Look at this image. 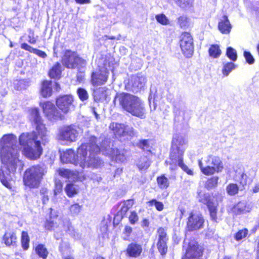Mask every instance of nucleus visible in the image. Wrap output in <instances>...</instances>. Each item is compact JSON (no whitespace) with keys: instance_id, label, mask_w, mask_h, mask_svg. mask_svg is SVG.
<instances>
[{"instance_id":"nucleus-25","label":"nucleus","mask_w":259,"mask_h":259,"mask_svg":"<svg viewBox=\"0 0 259 259\" xmlns=\"http://www.w3.org/2000/svg\"><path fill=\"white\" fill-rule=\"evenodd\" d=\"M3 241L7 246H16L17 242L16 234L11 231L5 232L3 237Z\"/></svg>"},{"instance_id":"nucleus-33","label":"nucleus","mask_w":259,"mask_h":259,"mask_svg":"<svg viewBox=\"0 0 259 259\" xmlns=\"http://www.w3.org/2000/svg\"><path fill=\"white\" fill-rule=\"evenodd\" d=\"M150 162L146 156H142L138 160L137 165L140 170H145L150 166Z\"/></svg>"},{"instance_id":"nucleus-17","label":"nucleus","mask_w":259,"mask_h":259,"mask_svg":"<svg viewBox=\"0 0 259 259\" xmlns=\"http://www.w3.org/2000/svg\"><path fill=\"white\" fill-rule=\"evenodd\" d=\"M202 253L201 247L196 242L191 241L186 252L185 259H199Z\"/></svg>"},{"instance_id":"nucleus-38","label":"nucleus","mask_w":259,"mask_h":259,"mask_svg":"<svg viewBox=\"0 0 259 259\" xmlns=\"http://www.w3.org/2000/svg\"><path fill=\"white\" fill-rule=\"evenodd\" d=\"M29 237L27 232L23 231L21 234V244L24 250L29 248Z\"/></svg>"},{"instance_id":"nucleus-11","label":"nucleus","mask_w":259,"mask_h":259,"mask_svg":"<svg viewBox=\"0 0 259 259\" xmlns=\"http://www.w3.org/2000/svg\"><path fill=\"white\" fill-rule=\"evenodd\" d=\"M39 105L42 108L45 115L49 120L54 121L63 119V115L56 109L52 102L50 101L40 102Z\"/></svg>"},{"instance_id":"nucleus-18","label":"nucleus","mask_w":259,"mask_h":259,"mask_svg":"<svg viewBox=\"0 0 259 259\" xmlns=\"http://www.w3.org/2000/svg\"><path fill=\"white\" fill-rule=\"evenodd\" d=\"M146 81L145 75L138 74L131 77L129 84L133 92H138L145 87Z\"/></svg>"},{"instance_id":"nucleus-53","label":"nucleus","mask_w":259,"mask_h":259,"mask_svg":"<svg viewBox=\"0 0 259 259\" xmlns=\"http://www.w3.org/2000/svg\"><path fill=\"white\" fill-rule=\"evenodd\" d=\"M244 56L246 60V62L249 64H252L254 62V59L251 54L247 51L244 52Z\"/></svg>"},{"instance_id":"nucleus-23","label":"nucleus","mask_w":259,"mask_h":259,"mask_svg":"<svg viewBox=\"0 0 259 259\" xmlns=\"http://www.w3.org/2000/svg\"><path fill=\"white\" fill-rule=\"evenodd\" d=\"M142 251L141 245L132 243L129 244L126 249L127 254L131 257H137L139 256Z\"/></svg>"},{"instance_id":"nucleus-55","label":"nucleus","mask_w":259,"mask_h":259,"mask_svg":"<svg viewBox=\"0 0 259 259\" xmlns=\"http://www.w3.org/2000/svg\"><path fill=\"white\" fill-rule=\"evenodd\" d=\"M133 231L132 228L128 226H126L124 227L123 233L125 235L126 237L124 238V239H127V238H128L130 234L132 233Z\"/></svg>"},{"instance_id":"nucleus-61","label":"nucleus","mask_w":259,"mask_h":259,"mask_svg":"<svg viewBox=\"0 0 259 259\" xmlns=\"http://www.w3.org/2000/svg\"><path fill=\"white\" fill-rule=\"evenodd\" d=\"M75 2L79 4H90L91 0H75Z\"/></svg>"},{"instance_id":"nucleus-29","label":"nucleus","mask_w":259,"mask_h":259,"mask_svg":"<svg viewBox=\"0 0 259 259\" xmlns=\"http://www.w3.org/2000/svg\"><path fill=\"white\" fill-rule=\"evenodd\" d=\"M60 250L62 252L63 259H74L72 256L67 254L68 253H70L71 249L67 242H62L61 243Z\"/></svg>"},{"instance_id":"nucleus-10","label":"nucleus","mask_w":259,"mask_h":259,"mask_svg":"<svg viewBox=\"0 0 259 259\" xmlns=\"http://www.w3.org/2000/svg\"><path fill=\"white\" fill-rule=\"evenodd\" d=\"M79 133V128L75 125H65L60 129L58 136L59 140L73 142L77 140Z\"/></svg>"},{"instance_id":"nucleus-16","label":"nucleus","mask_w":259,"mask_h":259,"mask_svg":"<svg viewBox=\"0 0 259 259\" xmlns=\"http://www.w3.org/2000/svg\"><path fill=\"white\" fill-rule=\"evenodd\" d=\"M73 101L72 96H63L57 99L56 105L63 113L66 114L73 108Z\"/></svg>"},{"instance_id":"nucleus-36","label":"nucleus","mask_w":259,"mask_h":259,"mask_svg":"<svg viewBox=\"0 0 259 259\" xmlns=\"http://www.w3.org/2000/svg\"><path fill=\"white\" fill-rule=\"evenodd\" d=\"M209 54L211 57L217 58L221 55V50L218 45H213L211 46L209 49Z\"/></svg>"},{"instance_id":"nucleus-34","label":"nucleus","mask_w":259,"mask_h":259,"mask_svg":"<svg viewBox=\"0 0 259 259\" xmlns=\"http://www.w3.org/2000/svg\"><path fill=\"white\" fill-rule=\"evenodd\" d=\"M134 205L133 200L129 199L123 202L122 205L120 208V212L122 217H123L130 208Z\"/></svg>"},{"instance_id":"nucleus-46","label":"nucleus","mask_w":259,"mask_h":259,"mask_svg":"<svg viewBox=\"0 0 259 259\" xmlns=\"http://www.w3.org/2000/svg\"><path fill=\"white\" fill-rule=\"evenodd\" d=\"M77 94L79 99L83 101L87 100L89 98V95L87 91L82 88H79L77 90Z\"/></svg>"},{"instance_id":"nucleus-12","label":"nucleus","mask_w":259,"mask_h":259,"mask_svg":"<svg viewBox=\"0 0 259 259\" xmlns=\"http://www.w3.org/2000/svg\"><path fill=\"white\" fill-rule=\"evenodd\" d=\"M180 47L183 53L186 57L189 58L192 56L194 51L193 41L189 33L184 32L182 34Z\"/></svg>"},{"instance_id":"nucleus-9","label":"nucleus","mask_w":259,"mask_h":259,"mask_svg":"<svg viewBox=\"0 0 259 259\" xmlns=\"http://www.w3.org/2000/svg\"><path fill=\"white\" fill-rule=\"evenodd\" d=\"M99 65V68L94 71L91 74V82L94 86H99L105 84L108 78L111 62L109 59H105Z\"/></svg>"},{"instance_id":"nucleus-20","label":"nucleus","mask_w":259,"mask_h":259,"mask_svg":"<svg viewBox=\"0 0 259 259\" xmlns=\"http://www.w3.org/2000/svg\"><path fill=\"white\" fill-rule=\"evenodd\" d=\"M79 59V58L77 57L75 53L70 51H67L63 58V63L67 68H74Z\"/></svg>"},{"instance_id":"nucleus-35","label":"nucleus","mask_w":259,"mask_h":259,"mask_svg":"<svg viewBox=\"0 0 259 259\" xmlns=\"http://www.w3.org/2000/svg\"><path fill=\"white\" fill-rule=\"evenodd\" d=\"M78 190V186L72 184H67L65 188L66 193L69 197H72L77 194Z\"/></svg>"},{"instance_id":"nucleus-49","label":"nucleus","mask_w":259,"mask_h":259,"mask_svg":"<svg viewBox=\"0 0 259 259\" xmlns=\"http://www.w3.org/2000/svg\"><path fill=\"white\" fill-rule=\"evenodd\" d=\"M156 20L162 25H166L169 24V20L164 14H159L156 16Z\"/></svg>"},{"instance_id":"nucleus-8","label":"nucleus","mask_w":259,"mask_h":259,"mask_svg":"<svg viewBox=\"0 0 259 259\" xmlns=\"http://www.w3.org/2000/svg\"><path fill=\"white\" fill-rule=\"evenodd\" d=\"M45 172L44 168L39 165L33 166L27 169L23 177L25 185L30 188H37Z\"/></svg>"},{"instance_id":"nucleus-48","label":"nucleus","mask_w":259,"mask_h":259,"mask_svg":"<svg viewBox=\"0 0 259 259\" xmlns=\"http://www.w3.org/2000/svg\"><path fill=\"white\" fill-rule=\"evenodd\" d=\"M81 209V206L78 204L75 203L71 205L69 209L72 215H76L80 212Z\"/></svg>"},{"instance_id":"nucleus-21","label":"nucleus","mask_w":259,"mask_h":259,"mask_svg":"<svg viewBox=\"0 0 259 259\" xmlns=\"http://www.w3.org/2000/svg\"><path fill=\"white\" fill-rule=\"evenodd\" d=\"M250 206L245 201H240L235 204L231 209V212L234 215H240L249 212Z\"/></svg>"},{"instance_id":"nucleus-28","label":"nucleus","mask_w":259,"mask_h":259,"mask_svg":"<svg viewBox=\"0 0 259 259\" xmlns=\"http://www.w3.org/2000/svg\"><path fill=\"white\" fill-rule=\"evenodd\" d=\"M62 67L59 63H56L49 71V76L52 78H59L61 77Z\"/></svg>"},{"instance_id":"nucleus-19","label":"nucleus","mask_w":259,"mask_h":259,"mask_svg":"<svg viewBox=\"0 0 259 259\" xmlns=\"http://www.w3.org/2000/svg\"><path fill=\"white\" fill-rule=\"evenodd\" d=\"M200 201L207 205L211 220L217 222L218 220L217 215V205L212 201L209 194H204L203 197L200 199Z\"/></svg>"},{"instance_id":"nucleus-2","label":"nucleus","mask_w":259,"mask_h":259,"mask_svg":"<svg viewBox=\"0 0 259 259\" xmlns=\"http://www.w3.org/2000/svg\"><path fill=\"white\" fill-rule=\"evenodd\" d=\"M16 137L13 134L4 135L0 140V157L2 163L6 165L7 171H0V181L7 188H11L12 177L11 173L17 167L21 168L22 162L19 159V149L15 145Z\"/></svg>"},{"instance_id":"nucleus-54","label":"nucleus","mask_w":259,"mask_h":259,"mask_svg":"<svg viewBox=\"0 0 259 259\" xmlns=\"http://www.w3.org/2000/svg\"><path fill=\"white\" fill-rule=\"evenodd\" d=\"M178 165L187 174L191 176L193 175V170L189 168L188 167L183 163V162H181V163L178 164Z\"/></svg>"},{"instance_id":"nucleus-26","label":"nucleus","mask_w":259,"mask_h":259,"mask_svg":"<svg viewBox=\"0 0 259 259\" xmlns=\"http://www.w3.org/2000/svg\"><path fill=\"white\" fill-rule=\"evenodd\" d=\"M108 90L105 87H101L97 89L94 92V99L96 101H104L106 100Z\"/></svg>"},{"instance_id":"nucleus-6","label":"nucleus","mask_w":259,"mask_h":259,"mask_svg":"<svg viewBox=\"0 0 259 259\" xmlns=\"http://www.w3.org/2000/svg\"><path fill=\"white\" fill-rule=\"evenodd\" d=\"M199 166L205 175L210 176L222 171L224 164L221 158L217 156L209 155L203 161L199 160Z\"/></svg>"},{"instance_id":"nucleus-14","label":"nucleus","mask_w":259,"mask_h":259,"mask_svg":"<svg viewBox=\"0 0 259 259\" xmlns=\"http://www.w3.org/2000/svg\"><path fill=\"white\" fill-rule=\"evenodd\" d=\"M109 128L117 138L132 137L134 135L133 128L123 124L113 122L110 124Z\"/></svg>"},{"instance_id":"nucleus-44","label":"nucleus","mask_w":259,"mask_h":259,"mask_svg":"<svg viewBox=\"0 0 259 259\" xmlns=\"http://www.w3.org/2000/svg\"><path fill=\"white\" fill-rule=\"evenodd\" d=\"M178 24L181 28H186L189 26V20L186 16H181L178 18Z\"/></svg>"},{"instance_id":"nucleus-31","label":"nucleus","mask_w":259,"mask_h":259,"mask_svg":"<svg viewBox=\"0 0 259 259\" xmlns=\"http://www.w3.org/2000/svg\"><path fill=\"white\" fill-rule=\"evenodd\" d=\"M35 251L36 253L43 259H46L49 254L48 249L45 245L41 244L36 245L35 247Z\"/></svg>"},{"instance_id":"nucleus-3","label":"nucleus","mask_w":259,"mask_h":259,"mask_svg":"<svg viewBox=\"0 0 259 259\" xmlns=\"http://www.w3.org/2000/svg\"><path fill=\"white\" fill-rule=\"evenodd\" d=\"M95 136L88 138V142L82 144L77 150V154L72 149H68L61 154L60 158L63 163H72L82 168L86 167L97 168L102 164V161L95 155L91 146L95 145L96 141Z\"/></svg>"},{"instance_id":"nucleus-7","label":"nucleus","mask_w":259,"mask_h":259,"mask_svg":"<svg viewBox=\"0 0 259 259\" xmlns=\"http://www.w3.org/2000/svg\"><path fill=\"white\" fill-rule=\"evenodd\" d=\"M110 142L106 140L102 143L100 147L97 144L96 141L95 145H92L91 148L94 151L95 155H96L101 151L103 154L109 155L115 160L119 162H123L126 159L124 150H119L117 149L113 148L110 146Z\"/></svg>"},{"instance_id":"nucleus-43","label":"nucleus","mask_w":259,"mask_h":259,"mask_svg":"<svg viewBox=\"0 0 259 259\" xmlns=\"http://www.w3.org/2000/svg\"><path fill=\"white\" fill-rule=\"evenodd\" d=\"M137 146L143 150L150 151V141L149 140H141L138 144Z\"/></svg>"},{"instance_id":"nucleus-51","label":"nucleus","mask_w":259,"mask_h":259,"mask_svg":"<svg viewBox=\"0 0 259 259\" xmlns=\"http://www.w3.org/2000/svg\"><path fill=\"white\" fill-rule=\"evenodd\" d=\"M129 221L132 224H135L138 222L139 217L136 211H132L128 217Z\"/></svg>"},{"instance_id":"nucleus-60","label":"nucleus","mask_w":259,"mask_h":259,"mask_svg":"<svg viewBox=\"0 0 259 259\" xmlns=\"http://www.w3.org/2000/svg\"><path fill=\"white\" fill-rule=\"evenodd\" d=\"M28 41L29 43L34 44L36 43V39L34 37V33L31 31H30V33L28 35Z\"/></svg>"},{"instance_id":"nucleus-42","label":"nucleus","mask_w":259,"mask_h":259,"mask_svg":"<svg viewBox=\"0 0 259 259\" xmlns=\"http://www.w3.org/2000/svg\"><path fill=\"white\" fill-rule=\"evenodd\" d=\"M158 249L162 255H165L167 251V241H157Z\"/></svg>"},{"instance_id":"nucleus-22","label":"nucleus","mask_w":259,"mask_h":259,"mask_svg":"<svg viewBox=\"0 0 259 259\" xmlns=\"http://www.w3.org/2000/svg\"><path fill=\"white\" fill-rule=\"evenodd\" d=\"M187 144V141L184 137L176 134L173 136L171 148L185 150Z\"/></svg>"},{"instance_id":"nucleus-59","label":"nucleus","mask_w":259,"mask_h":259,"mask_svg":"<svg viewBox=\"0 0 259 259\" xmlns=\"http://www.w3.org/2000/svg\"><path fill=\"white\" fill-rule=\"evenodd\" d=\"M34 54L37 55V56H38L39 57H40L42 58H45L47 56V54L45 52H44L42 51L37 50L36 49H35V50H34Z\"/></svg>"},{"instance_id":"nucleus-56","label":"nucleus","mask_w":259,"mask_h":259,"mask_svg":"<svg viewBox=\"0 0 259 259\" xmlns=\"http://www.w3.org/2000/svg\"><path fill=\"white\" fill-rule=\"evenodd\" d=\"M21 47L22 49L29 51V52L34 53L35 49L33 48L29 45L26 43H23L21 44Z\"/></svg>"},{"instance_id":"nucleus-50","label":"nucleus","mask_w":259,"mask_h":259,"mask_svg":"<svg viewBox=\"0 0 259 259\" xmlns=\"http://www.w3.org/2000/svg\"><path fill=\"white\" fill-rule=\"evenodd\" d=\"M248 234V230L243 229L239 230L235 235V238L236 240L239 241L246 237Z\"/></svg>"},{"instance_id":"nucleus-5","label":"nucleus","mask_w":259,"mask_h":259,"mask_svg":"<svg viewBox=\"0 0 259 259\" xmlns=\"http://www.w3.org/2000/svg\"><path fill=\"white\" fill-rule=\"evenodd\" d=\"M44 226L46 230L54 231L57 239L58 238L56 235H61L64 232H67L70 235H75L74 229L70 221L67 219L51 215L49 219L46 220Z\"/></svg>"},{"instance_id":"nucleus-41","label":"nucleus","mask_w":259,"mask_h":259,"mask_svg":"<svg viewBox=\"0 0 259 259\" xmlns=\"http://www.w3.org/2000/svg\"><path fill=\"white\" fill-rule=\"evenodd\" d=\"M170 2L174 1L180 7L186 8H189L192 6V0H168Z\"/></svg>"},{"instance_id":"nucleus-64","label":"nucleus","mask_w":259,"mask_h":259,"mask_svg":"<svg viewBox=\"0 0 259 259\" xmlns=\"http://www.w3.org/2000/svg\"><path fill=\"white\" fill-rule=\"evenodd\" d=\"M174 106L175 109H179L181 107V103L177 104L176 102H174Z\"/></svg>"},{"instance_id":"nucleus-45","label":"nucleus","mask_w":259,"mask_h":259,"mask_svg":"<svg viewBox=\"0 0 259 259\" xmlns=\"http://www.w3.org/2000/svg\"><path fill=\"white\" fill-rule=\"evenodd\" d=\"M227 56L233 61H236L237 58L236 51L231 47L227 48Z\"/></svg>"},{"instance_id":"nucleus-32","label":"nucleus","mask_w":259,"mask_h":259,"mask_svg":"<svg viewBox=\"0 0 259 259\" xmlns=\"http://www.w3.org/2000/svg\"><path fill=\"white\" fill-rule=\"evenodd\" d=\"M157 182L158 187L161 189H167L169 185L168 179L164 175L157 178Z\"/></svg>"},{"instance_id":"nucleus-1","label":"nucleus","mask_w":259,"mask_h":259,"mask_svg":"<svg viewBox=\"0 0 259 259\" xmlns=\"http://www.w3.org/2000/svg\"><path fill=\"white\" fill-rule=\"evenodd\" d=\"M29 118L36 126V130L29 134H22L19 137V144L23 148V154L28 158L36 159L42 154L40 144L45 145L48 142L47 130L43 124L37 108L29 110Z\"/></svg>"},{"instance_id":"nucleus-37","label":"nucleus","mask_w":259,"mask_h":259,"mask_svg":"<svg viewBox=\"0 0 259 259\" xmlns=\"http://www.w3.org/2000/svg\"><path fill=\"white\" fill-rule=\"evenodd\" d=\"M219 177L214 176L209 179L205 184V187L208 189H211L216 187L218 185Z\"/></svg>"},{"instance_id":"nucleus-63","label":"nucleus","mask_w":259,"mask_h":259,"mask_svg":"<svg viewBox=\"0 0 259 259\" xmlns=\"http://www.w3.org/2000/svg\"><path fill=\"white\" fill-rule=\"evenodd\" d=\"M149 224V221L147 219H144L142 222V226L148 227Z\"/></svg>"},{"instance_id":"nucleus-15","label":"nucleus","mask_w":259,"mask_h":259,"mask_svg":"<svg viewBox=\"0 0 259 259\" xmlns=\"http://www.w3.org/2000/svg\"><path fill=\"white\" fill-rule=\"evenodd\" d=\"M204 220L202 214L191 213L188 218L187 228L189 231H195L203 228Z\"/></svg>"},{"instance_id":"nucleus-30","label":"nucleus","mask_w":259,"mask_h":259,"mask_svg":"<svg viewBox=\"0 0 259 259\" xmlns=\"http://www.w3.org/2000/svg\"><path fill=\"white\" fill-rule=\"evenodd\" d=\"M59 175L65 178L70 180V181H74L77 179V175L67 169H61L59 170Z\"/></svg>"},{"instance_id":"nucleus-47","label":"nucleus","mask_w":259,"mask_h":259,"mask_svg":"<svg viewBox=\"0 0 259 259\" xmlns=\"http://www.w3.org/2000/svg\"><path fill=\"white\" fill-rule=\"evenodd\" d=\"M227 191L230 195L236 194L238 191V188L236 184H231L227 187Z\"/></svg>"},{"instance_id":"nucleus-4","label":"nucleus","mask_w":259,"mask_h":259,"mask_svg":"<svg viewBox=\"0 0 259 259\" xmlns=\"http://www.w3.org/2000/svg\"><path fill=\"white\" fill-rule=\"evenodd\" d=\"M118 100L122 108L132 115L144 118L146 117V109L144 101L137 96L122 93L117 95Z\"/></svg>"},{"instance_id":"nucleus-13","label":"nucleus","mask_w":259,"mask_h":259,"mask_svg":"<svg viewBox=\"0 0 259 259\" xmlns=\"http://www.w3.org/2000/svg\"><path fill=\"white\" fill-rule=\"evenodd\" d=\"M185 150L170 148L169 160L166 161L165 163L170 165L169 169L175 170L177 169L178 164L183 162V156Z\"/></svg>"},{"instance_id":"nucleus-40","label":"nucleus","mask_w":259,"mask_h":259,"mask_svg":"<svg viewBox=\"0 0 259 259\" xmlns=\"http://www.w3.org/2000/svg\"><path fill=\"white\" fill-rule=\"evenodd\" d=\"M236 67L235 65L232 62H228L224 64L223 69L222 70L223 74L224 75L227 76L229 75L230 72H231Z\"/></svg>"},{"instance_id":"nucleus-52","label":"nucleus","mask_w":259,"mask_h":259,"mask_svg":"<svg viewBox=\"0 0 259 259\" xmlns=\"http://www.w3.org/2000/svg\"><path fill=\"white\" fill-rule=\"evenodd\" d=\"M149 203L151 205H154L156 209L159 211H161L163 209V204L161 202L157 201L155 200H152Z\"/></svg>"},{"instance_id":"nucleus-24","label":"nucleus","mask_w":259,"mask_h":259,"mask_svg":"<svg viewBox=\"0 0 259 259\" xmlns=\"http://www.w3.org/2000/svg\"><path fill=\"white\" fill-rule=\"evenodd\" d=\"M218 27L219 30L224 34L229 33L231 31L232 26L227 16L224 15L220 19Z\"/></svg>"},{"instance_id":"nucleus-27","label":"nucleus","mask_w":259,"mask_h":259,"mask_svg":"<svg viewBox=\"0 0 259 259\" xmlns=\"http://www.w3.org/2000/svg\"><path fill=\"white\" fill-rule=\"evenodd\" d=\"M41 95L45 98L50 97L52 94V82L44 81L41 84Z\"/></svg>"},{"instance_id":"nucleus-39","label":"nucleus","mask_w":259,"mask_h":259,"mask_svg":"<svg viewBox=\"0 0 259 259\" xmlns=\"http://www.w3.org/2000/svg\"><path fill=\"white\" fill-rule=\"evenodd\" d=\"M158 241H167L168 237L165 229L163 228H159L157 231Z\"/></svg>"},{"instance_id":"nucleus-57","label":"nucleus","mask_w":259,"mask_h":259,"mask_svg":"<svg viewBox=\"0 0 259 259\" xmlns=\"http://www.w3.org/2000/svg\"><path fill=\"white\" fill-rule=\"evenodd\" d=\"M247 176L244 172L241 174V178L240 179V182L242 185H245L247 182Z\"/></svg>"},{"instance_id":"nucleus-58","label":"nucleus","mask_w":259,"mask_h":259,"mask_svg":"<svg viewBox=\"0 0 259 259\" xmlns=\"http://www.w3.org/2000/svg\"><path fill=\"white\" fill-rule=\"evenodd\" d=\"M62 184L59 183H56L55 185V188L54 190V194L55 195H57L58 194L60 193L62 191Z\"/></svg>"},{"instance_id":"nucleus-62","label":"nucleus","mask_w":259,"mask_h":259,"mask_svg":"<svg viewBox=\"0 0 259 259\" xmlns=\"http://www.w3.org/2000/svg\"><path fill=\"white\" fill-rule=\"evenodd\" d=\"M253 191L256 193L259 191V181L255 184V186L253 188Z\"/></svg>"}]
</instances>
